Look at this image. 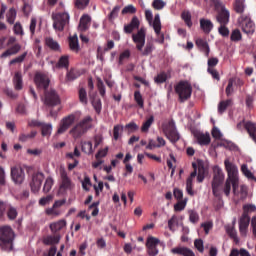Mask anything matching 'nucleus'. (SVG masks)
<instances>
[{"instance_id": "nucleus-1", "label": "nucleus", "mask_w": 256, "mask_h": 256, "mask_svg": "<svg viewBox=\"0 0 256 256\" xmlns=\"http://www.w3.org/2000/svg\"><path fill=\"white\" fill-rule=\"evenodd\" d=\"M224 165H225V169L227 171L228 177L223 187V193L226 197H229V195H231V185H232L233 194L237 195V189H239V177H237V174L239 173V170L237 169V166L231 163L229 160H225Z\"/></svg>"}, {"instance_id": "nucleus-2", "label": "nucleus", "mask_w": 256, "mask_h": 256, "mask_svg": "<svg viewBox=\"0 0 256 256\" xmlns=\"http://www.w3.org/2000/svg\"><path fill=\"white\" fill-rule=\"evenodd\" d=\"M91 129H93V117L88 115L76 123L69 131V134L73 139H81V136Z\"/></svg>"}, {"instance_id": "nucleus-3", "label": "nucleus", "mask_w": 256, "mask_h": 256, "mask_svg": "<svg viewBox=\"0 0 256 256\" xmlns=\"http://www.w3.org/2000/svg\"><path fill=\"white\" fill-rule=\"evenodd\" d=\"M223 181H225V174L223 173V169H221L219 166H214L212 179V193L214 197H222Z\"/></svg>"}, {"instance_id": "nucleus-4", "label": "nucleus", "mask_w": 256, "mask_h": 256, "mask_svg": "<svg viewBox=\"0 0 256 256\" xmlns=\"http://www.w3.org/2000/svg\"><path fill=\"white\" fill-rule=\"evenodd\" d=\"M174 90L176 95H178V101L180 103H185V101H189V99H191V95H193V86L187 80L179 81L174 86Z\"/></svg>"}, {"instance_id": "nucleus-5", "label": "nucleus", "mask_w": 256, "mask_h": 256, "mask_svg": "<svg viewBox=\"0 0 256 256\" xmlns=\"http://www.w3.org/2000/svg\"><path fill=\"white\" fill-rule=\"evenodd\" d=\"M15 241V231L9 225L1 227V249L2 251H13Z\"/></svg>"}, {"instance_id": "nucleus-6", "label": "nucleus", "mask_w": 256, "mask_h": 256, "mask_svg": "<svg viewBox=\"0 0 256 256\" xmlns=\"http://www.w3.org/2000/svg\"><path fill=\"white\" fill-rule=\"evenodd\" d=\"M214 9L216 11V21L219 25H229V19L231 13L225 8L223 2L216 0L214 1Z\"/></svg>"}, {"instance_id": "nucleus-7", "label": "nucleus", "mask_w": 256, "mask_h": 256, "mask_svg": "<svg viewBox=\"0 0 256 256\" xmlns=\"http://www.w3.org/2000/svg\"><path fill=\"white\" fill-rule=\"evenodd\" d=\"M238 23L246 35H253L255 33V22H253L250 15L242 14L238 18Z\"/></svg>"}, {"instance_id": "nucleus-8", "label": "nucleus", "mask_w": 256, "mask_h": 256, "mask_svg": "<svg viewBox=\"0 0 256 256\" xmlns=\"http://www.w3.org/2000/svg\"><path fill=\"white\" fill-rule=\"evenodd\" d=\"M162 130L165 137H167V139L171 141V143H177V141L181 139V136L179 135V132H177V128L175 127V122L173 121H169L167 124H164L162 126Z\"/></svg>"}, {"instance_id": "nucleus-9", "label": "nucleus", "mask_w": 256, "mask_h": 256, "mask_svg": "<svg viewBox=\"0 0 256 256\" xmlns=\"http://www.w3.org/2000/svg\"><path fill=\"white\" fill-rule=\"evenodd\" d=\"M52 19L55 31H63L69 25V14L66 12L52 14Z\"/></svg>"}, {"instance_id": "nucleus-10", "label": "nucleus", "mask_w": 256, "mask_h": 256, "mask_svg": "<svg viewBox=\"0 0 256 256\" xmlns=\"http://www.w3.org/2000/svg\"><path fill=\"white\" fill-rule=\"evenodd\" d=\"M77 121V114L72 113L69 114L68 116L64 117L61 122H60V126L57 130V135H63V133H65L69 127H71V125H73V123H75Z\"/></svg>"}, {"instance_id": "nucleus-11", "label": "nucleus", "mask_w": 256, "mask_h": 256, "mask_svg": "<svg viewBox=\"0 0 256 256\" xmlns=\"http://www.w3.org/2000/svg\"><path fill=\"white\" fill-rule=\"evenodd\" d=\"M145 37H147L145 28H140L136 34H132V41L136 44L137 51H143V47H145Z\"/></svg>"}, {"instance_id": "nucleus-12", "label": "nucleus", "mask_w": 256, "mask_h": 256, "mask_svg": "<svg viewBox=\"0 0 256 256\" xmlns=\"http://www.w3.org/2000/svg\"><path fill=\"white\" fill-rule=\"evenodd\" d=\"M44 103L47 107H55L61 103L59 94L55 90L45 91L44 92Z\"/></svg>"}, {"instance_id": "nucleus-13", "label": "nucleus", "mask_w": 256, "mask_h": 256, "mask_svg": "<svg viewBox=\"0 0 256 256\" xmlns=\"http://www.w3.org/2000/svg\"><path fill=\"white\" fill-rule=\"evenodd\" d=\"M30 127H40L42 137H51V133L53 131V125L42 123L38 120H31L28 124Z\"/></svg>"}, {"instance_id": "nucleus-14", "label": "nucleus", "mask_w": 256, "mask_h": 256, "mask_svg": "<svg viewBox=\"0 0 256 256\" xmlns=\"http://www.w3.org/2000/svg\"><path fill=\"white\" fill-rule=\"evenodd\" d=\"M45 179V175L41 172H37L36 174H33L32 181L30 182V187L32 193H39V190L41 189V185Z\"/></svg>"}, {"instance_id": "nucleus-15", "label": "nucleus", "mask_w": 256, "mask_h": 256, "mask_svg": "<svg viewBox=\"0 0 256 256\" xmlns=\"http://www.w3.org/2000/svg\"><path fill=\"white\" fill-rule=\"evenodd\" d=\"M152 27H153L154 32L156 33V35L158 37L157 41L161 45H163V43H165V34H161V18L159 16V14H156L154 16Z\"/></svg>"}, {"instance_id": "nucleus-16", "label": "nucleus", "mask_w": 256, "mask_h": 256, "mask_svg": "<svg viewBox=\"0 0 256 256\" xmlns=\"http://www.w3.org/2000/svg\"><path fill=\"white\" fill-rule=\"evenodd\" d=\"M34 83L36 84V87H38V89H44L46 91L51 81L49 80V77L47 75L43 73H36L34 77Z\"/></svg>"}, {"instance_id": "nucleus-17", "label": "nucleus", "mask_w": 256, "mask_h": 256, "mask_svg": "<svg viewBox=\"0 0 256 256\" xmlns=\"http://www.w3.org/2000/svg\"><path fill=\"white\" fill-rule=\"evenodd\" d=\"M160 241L159 239L150 236L147 239L146 247L148 249V255L149 256H156L159 254V250L157 249V245H159Z\"/></svg>"}, {"instance_id": "nucleus-18", "label": "nucleus", "mask_w": 256, "mask_h": 256, "mask_svg": "<svg viewBox=\"0 0 256 256\" xmlns=\"http://www.w3.org/2000/svg\"><path fill=\"white\" fill-rule=\"evenodd\" d=\"M60 177H61V184L60 189L63 191H67V189H71L73 187V182H71V178L67 175V170L64 168L60 169Z\"/></svg>"}, {"instance_id": "nucleus-19", "label": "nucleus", "mask_w": 256, "mask_h": 256, "mask_svg": "<svg viewBox=\"0 0 256 256\" xmlns=\"http://www.w3.org/2000/svg\"><path fill=\"white\" fill-rule=\"evenodd\" d=\"M11 177L12 181L16 183V185H21L25 180V172L22 168L12 167L11 168Z\"/></svg>"}, {"instance_id": "nucleus-20", "label": "nucleus", "mask_w": 256, "mask_h": 256, "mask_svg": "<svg viewBox=\"0 0 256 256\" xmlns=\"http://www.w3.org/2000/svg\"><path fill=\"white\" fill-rule=\"evenodd\" d=\"M192 167L194 170L186 180V191L188 195L193 197L195 195V192L193 191V179L197 177V164L193 163Z\"/></svg>"}, {"instance_id": "nucleus-21", "label": "nucleus", "mask_w": 256, "mask_h": 256, "mask_svg": "<svg viewBox=\"0 0 256 256\" xmlns=\"http://www.w3.org/2000/svg\"><path fill=\"white\" fill-rule=\"evenodd\" d=\"M249 223H251V217L242 215L239 219V231L242 237H247V231H249Z\"/></svg>"}, {"instance_id": "nucleus-22", "label": "nucleus", "mask_w": 256, "mask_h": 256, "mask_svg": "<svg viewBox=\"0 0 256 256\" xmlns=\"http://www.w3.org/2000/svg\"><path fill=\"white\" fill-rule=\"evenodd\" d=\"M141 25V22L139 21V18L137 16H133L130 23L124 25V33L126 35H131L135 29H139Z\"/></svg>"}, {"instance_id": "nucleus-23", "label": "nucleus", "mask_w": 256, "mask_h": 256, "mask_svg": "<svg viewBox=\"0 0 256 256\" xmlns=\"http://www.w3.org/2000/svg\"><path fill=\"white\" fill-rule=\"evenodd\" d=\"M194 137L199 145H209L211 143V135L200 131L194 132Z\"/></svg>"}, {"instance_id": "nucleus-24", "label": "nucleus", "mask_w": 256, "mask_h": 256, "mask_svg": "<svg viewBox=\"0 0 256 256\" xmlns=\"http://www.w3.org/2000/svg\"><path fill=\"white\" fill-rule=\"evenodd\" d=\"M213 22L209 19L201 18L200 19V29L205 33V35H209L211 31H213Z\"/></svg>"}, {"instance_id": "nucleus-25", "label": "nucleus", "mask_w": 256, "mask_h": 256, "mask_svg": "<svg viewBox=\"0 0 256 256\" xmlns=\"http://www.w3.org/2000/svg\"><path fill=\"white\" fill-rule=\"evenodd\" d=\"M13 85L15 91H21V89H23V75L21 74V71L15 72L13 77Z\"/></svg>"}, {"instance_id": "nucleus-26", "label": "nucleus", "mask_w": 256, "mask_h": 256, "mask_svg": "<svg viewBox=\"0 0 256 256\" xmlns=\"http://www.w3.org/2000/svg\"><path fill=\"white\" fill-rule=\"evenodd\" d=\"M171 251L174 255L195 256V252L187 247H175Z\"/></svg>"}, {"instance_id": "nucleus-27", "label": "nucleus", "mask_w": 256, "mask_h": 256, "mask_svg": "<svg viewBox=\"0 0 256 256\" xmlns=\"http://www.w3.org/2000/svg\"><path fill=\"white\" fill-rule=\"evenodd\" d=\"M89 23H91V16L84 14L81 18H80V22H79V30L82 32L87 31V29H89Z\"/></svg>"}, {"instance_id": "nucleus-28", "label": "nucleus", "mask_w": 256, "mask_h": 256, "mask_svg": "<svg viewBox=\"0 0 256 256\" xmlns=\"http://www.w3.org/2000/svg\"><path fill=\"white\" fill-rule=\"evenodd\" d=\"M196 45H197V47L200 48V51H202V53H204V55L206 57H209L210 49H209V44L207 43V41H205L203 39H197Z\"/></svg>"}, {"instance_id": "nucleus-29", "label": "nucleus", "mask_w": 256, "mask_h": 256, "mask_svg": "<svg viewBox=\"0 0 256 256\" xmlns=\"http://www.w3.org/2000/svg\"><path fill=\"white\" fill-rule=\"evenodd\" d=\"M153 51H155V44L153 43V40L147 41L144 50L142 48L141 54L143 55V57H149V55H151V53H153Z\"/></svg>"}, {"instance_id": "nucleus-30", "label": "nucleus", "mask_w": 256, "mask_h": 256, "mask_svg": "<svg viewBox=\"0 0 256 256\" xmlns=\"http://www.w3.org/2000/svg\"><path fill=\"white\" fill-rule=\"evenodd\" d=\"M61 241V236L59 234L50 235L44 238L43 243L44 245H57Z\"/></svg>"}, {"instance_id": "nucleus-31", "label": "nucleus", "mask_w": 256, "mask_h": 256, "mask_svg": "<svg viewBox=\"0 0 256 256\" xmlns=\"http://www.w3.org/2000/svg\"><path fill=\"white\" fill-rule=\"evenodd\" d=\"M6 215L9 221H15V219H17V215H19V212L17 211V208L8 205L6 207Z\"/></svg>"}, {"instance_id": "nucleus-32", "label": "nucleus", "mask_w": 256, "mask_h": 256, "mask_svg": "<svg viewBox=\"0 0 256 256\" xmlns=\"http://www.w3.org/2000/svg\"><path fill=\"white\" fill-rule=\"evenodd\" d=\"M231 105H233L232 99L220 101V103L218 104L219 115H223L224 112L227 111V107H231Z\"/></svg>"}, {"instance_id": "nucleus-33", "label": "nucleus", "mask_w": 256, "mask_h": 256, "mask_svg": "<svg viewBox=\"0 0 256 256\" xmlns=\"http://www.w3.org/2000/svg\"><path fill=\"white\" fill-rule=\"evenodd\" d=\"M81 77V71L75 68H71L66 74V81H75Z\"/></svg>"}, {"instance_id": "nucleus-34", "label": "nucleus", "mask_w": 256, "mask_h": 256, "mask_svg": "<svg viewBox=\"0 0 256 256\" xmlns=\"http://www.w3.org/2000/svg\"><path fill=\"white\" fill-rule=\"evenodd\" d=\"M56 67L58 69H69V55H63L59 58Z\"/></svg>"}, {"instance_id": "nucleus-35", "label": "nucleus", "mask_w": 256, "mask_h": 256, "mask_svg": "<svg viewBox=\"0 0 256 256\" xmlns=\"http://www.w3.org/2000/svg\"><path fill=\"white\" fill-rule=\"evenodd\" d=\"M67 222L65 220H59L57 222H54L50 224V230L52 233H57L58 231H61L64 227H66Z\"/></svg>"}, {"instance_id": "nucleus-36", "label": "nucleus", "mask_w": 256, "mask_h": 256, "mask_svg": "<svg viewBox=\"0 0 256 256\" xmlns=\"http://www.w3.org/2000/svg\"><path fill=\"white\" fill-rule=\"evenodd\" d=\"M19 51H21V45L15 44L3 52L2 57H11V55H17Z\"/></svg>"}, {"instance_id": "nucleus-37", "label": "nucleus", "mask_w": 256, "mask_h": 256, "mask_svg": "<svg viewBox=\"0 0 256 256\" xmlns=\"http://www.w3.org/2000/svg\"><path fill=\"white\" fill-rule=\"evenodd\" d=\"M155 123V117L151 115L145 122H143L141 126V132L142 133H148L149 129H151V126Z\"/></svg>"}, {"instance_id": "nucleus-38", "label": "nucleus", "mask_w": 256, "mask_h": 256, "mask_svg": "<svg viewBox=\"0 0 256 256\" xmlns=\"http://www.w3.org/2000/svg\"><path fill=\"white\" fill-rule=\"evenodd\" d=\"M82 153L86 155H93V143L91 141H84L81 143Z\"/></svg>"}, {"instance_id": "nucleus-39", "label": "nucleus", "mask_w": 256, "mask_h": 256, "mask_svg": "<svg viewBox=\"0 0 256 256\" xmlns=\"http://www.w3.org/2000/svg\"><path fill=\"white\" fill-rule=\"evenodd\" d=\"M69 47L74 53H79V38H77V36L69 38Z\"/></svg>"}, {"instance_id": "nucleus-40", "label": "nucleus", "mask_w": 256, "mask_h": 256, "mask_svg": "<svg viewBox=\"0 0 256 256\" xmlns=\"http://www.w3.org/2000/svg\"><path fill=\"white\" fill-rule=\"evenodd\" d=\"M45 43L47 47H49V49H51L52 51H59V49H61V47L59 46V43L51 37L46 38Z\"/></svg>"}, {"instance_id": "nucleus-41", "label": "nucleus", "mask_w": 256, "mask_h": 256, "mask_svg": "<svg viewBox=\"0 0 256 256\" xmlns=\"http://www.w3.org/2000/svg\"><path fill=\"white\" fill-rule=\"evenodd\" d=\"M124 130L128 135H131V133H137L139 131V125L135 122H130L124 126Z\"/></svg>"}, {"instance_id": "nucleus-42", "label": "nucleus", "mask_w": 256, "mask_h": 256, "mask_svg": "<svg viewBox=\"0 0 256 256\" xmlns=\"http://www.w3.org/2000/svg\"><path fill=\"white\" fill-rule=\"evenodd\" d=\"M243 39V35L241 34L240 29H234L231 32L230 35V41H233L234 43H239Z\"/></svg>"}, {"instance_id": "nucleus-43", "label": "nucleus", "mask_w": 256, "mask_h": 256, "mask_svg": "<svg viewBox=\"0 0 256 256\" xmlns=\"http://www.w3.org/2000/svg\"><path fill=\"white\" fill-rule=\"evenodd\" d=\"M6 19L10 25H13L15 19H17V10H15V8H10L6 14Z\"/></svg>"}, {"instance_id": "nucleus-44", "label": "nucleus", "mask_w": 256, "mask_h": 256, "mask_svg": "<svg viewBox=\"0 0 256 256\" xmlns=\"http://www.w3.org/2000/svg\"><path fill=\"white\" fill-rule=\"evenodd\" d=\"M234 10L242 15L245 12V0H235Z\"/></svg>"}, {"instance_id": "nucleus-45", "label": "nucleus", "mask_w": 256, "mask_h": 256, "mask_svg": "<svg viewBox=\"0 0 256 256\" xmlns=\"http://www.w3.org/2000/svg\"><path fill=\"white\" fill-rule=\"evenodd\" d=\"M124 126L121 124H117L113 128V139L114 141H119V137H121V134L123 133Z\"/></svg>"}, {"instance_id": "nucleus-46", "label": "nucleus", "mask_w": 256, "mask_h": 256, "mask_svg": "<svg viewBox=\"0 0 256 256\" xmlns=\"http://www.w3.org/2000/svg\"><path fill=\"white\" fill-rule=\"evenodd\" d=\"M229 256H251V254L245 248H241L240 250L233 248L230 251Z\"/></svg>"}, {"instance_id": "nucleus-47", "label": "nucleus", "mask_w": 256, "mask_h": 256, "mask_svg": "<svg viewBox=\"0 0 256 256\" xmlns=\"http://www.w3.org/2000/svg\"><path fill=\"white\" fill-rule=\"evenodd\" d=\"M181 17H182L184 23L187 25V27H189V29H191V27H193V21H191V12L184 11V12H182Z\"/></svg>"}, {"instance_id": "nucleus-48", "label": "nucleus", "mask_w": 256, "mask_h": 256, "mask_svg": "<svg viewBox=\"0 0 256 256\" xmlns=\"http://www.w3.org/2000/svg\"><path fill=\"white\" fill-rule=\"evenodd\" d=\"M134 101H136V103L140 107V109H143V107H145V102L143 100V96L141 95V92L139 90H136L134 92Z\"/></svg>"}, {"instance_id": "nucleus-49", "label": "nucleus", "mask_w": 256, "mask_h": 256, "mask_svg": "<svg viewBox=\"0 0 256 256\" xmlns=\"http://www.w3.org/2000/svg\"><path fill=\"white\" fill-rule=\"evenodd\" d=\"M122 15H135V13H137V8H135V6H133V4L127 5L125 6L122 11H121Z\"/></svg>"}, {"instance_id": "nucleus-50", "label": "nucleus", "mask_w": 256, "mask_h": 256, "mask_svg": "<svg viewBox=\"0 0 256 256\" xmlns=\"http://www.w3.org/2000/svg\"><path fill=\"white\" fill-rule=\"evenodd\" d=\"M256 206L254 204H246L243 206V213L242 215H245L246 217H250L249 213H255Z\"/></svg>"}, {"instance_id": "nucleus-51", "label": "nucleus", "mask_w": 256, "mask_h": 256, "mask_svg": "<svg viewBox=\"0 0 256 256\" xmlns=\"http://www.w3.org/2000/svg\"><path fill=\"white\" fill-rule=\"evenodd\" d=\"M226 233L231 239L237 241V230H235V226H226Z\"/></svg>"}, {"instance_id": "nucleus-52", "label": "nucleus", "mask_w": 256, "mask_h": 256, "mask_svg": "<svg viewBox=\"0 0 256 256\" xmlns=\"http://www.w3.org/2000/svg\"><path fill=\"white\" fill-rule=\"evenodd\" d=\"M79 101L83 105H87L88 100H87V90L85 88H80L79 89Z\"/></svg>"}, {"instance_id": "nucleus-53", "label": "nucleus", "mask_w": 256, "mask_h": 256, "mask_svg": "<svg viewBox=\"0 0 256 256\" xmlns=\"http://www.w3.org/2000/svg\"><path fill=\"white\" fill-rule=\"evenodd\" d=\"M188 215H189V221L191 223H194V224L199 223V213H197V211L189 210Z\"/></svg>"}, {"instance_id": "nucleus-54", "label": "nucleus", "mask_w": 256, "mask_h": 256, "mask_svg": "<svg viewBox=\"0 0 256 256\" xmlns=\"http://www.w3.org/2000/svg\"><path fill=\"white\" fill-rule=\"evenodd\" d=\"M119 11H121V6L119 5L115 6L108 16L109 21H113V19H117V17L119 16Z\"/></svg>"}, {"instance_id": "nucleus-55", "label": "nucleus", "mask_w": 256, "mask_h": 256, "mask_svg": "<svg viewBox=\"0 0 256 256\" xmlns=\"http://www.w3.org/2000/svg\"><path fill=\"white\" fill-rule=\"evenodd\" d=\"M46 215H53V217H59L61 210L53 205L51 208L46 209Z\"/></svg>"}, {"instance_id": "nucleus-56", "label": "nucleus", "mask_w": 256, "mask_h": 256, "mask_svg": "<svg viewBox=\"0 0 256 256\" xmlns=\"http://www.w3.org/2000/svg\"><path fill=\"white\" fill-rule=\"evenodd\" d=\"M241 171H242L243 175H245V177H247L248 179H255V176L252 174V172L248 168L247 164H243L241 166Z\"/></svg>"}, {"instance_id": "nucleus-57", "label": "nucleus", "mask_w": 256, "mask_h": 256, "mask_svg": "<svg viewBox=\"0 0 256 256\" xmlns=\"http://www.w3.org/2000/svg\"><path fill=\"white\" fill-rule=\"evenodd\" d=\"M53 187V178L48 177L44 183L43 191L44 193H49Z\"/></svg>"}, {"instance_id": "nucleus-58", "label": "nucleus", "mask_w": 256, "mask_h": 256, "mask_svg": "<svg viewBox=\"0 0 256 256\" xmlns=\"http://www.w3.org/2000/svg\"><path fill=\"white\" fill-rule=\"evenodd\" d=\"M91 0H75V7L77 9H86Z\"/></svg>"}, {"instance_id": "nucleus-59", "label": "nucleus", "mask_w": 256, "mask_h": 256, "mask_svg": "<svg viewBox=\"0 0 256 256\" xmlns=\"http://www.w3.org/2000/svg\"><path fill=\"white\" fill-rule=\"evenodd\" d=\"M187 207V199L180 200L174 205V211H183Z\"/></svg>"}, {"instance_id": "nucleus-60", "label": "nucleus", "mask_w": 256, "mask_h": 256, "mask_svg": "<svg viewBox=\"0 0 256 256\" xmlns=\"http://www.w3.org/2000/svg\"><path fill=\"white\" fill-rule=\"evenodd\" d=\"M27 57V52H24L23 54H21L20 56L12 59L9 62V65H16V63H23V61H25V58Z\"/></svg>"}, {"instance_id": "nucleus-61", "label": "nucleus", "mask_w": 256, "mask_h": 256, "mask_svg": "<svg viewBox=\"0 0 256 256\" xmlns=\"http://www.w3.org/2000/svg\"><path fill=\"white\" fill-rule=\"evenodd\" d=\"M37 135L36 131H32L30 134H21L19 137V141L25 143V141H29V139H33Z\"/></svg>"}, {"instance_id": "nucleus-62", "label": "nucleus", "mask_w": 256, "mask_h": 256, "mask_svg": "<svg viewBox=\"0 0 256 256\" xmlns=\"http://www.w3.org/2000/svg\"><path fill=\"white\" fill-rule=\"evenodd\" d=\"M97 87L101 97H105V93H106L105 84L103 83V80H101V78L97 79Z\"/></svg>"}, {"instance_id": "nucleus-63", "label": "nucleus", "mask_w": 256, "mask_h": 256, "mask_svg": "<svg viewBox=\"0 0 256 256\" xmlns=\"http://www.w3.org/2000/svg\"><path fill=\"white\" fill-rule=\"evenodd\" d=\"M165 2L163 0H154L152 2L153 9H156V11H161L165 7Z\"/></svg>"}, {"instance_id": "nucleus-64", "label": "nucleus", "mask_w": 256, "mask_h": 256, "mask_svg": "<svg viewBox=\"0 0 256 256\" xmlns=\"http://www.w3.org/2000/svg\"><path fill=\"white\" fill-rule=\"evenodd\" d=\"M179 221L177 220V217L173 215L170 220H168V229L170 231H175V225H177Z\"/></svg>"}]
</instances>
